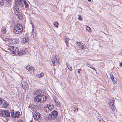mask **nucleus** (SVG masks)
<instances>
[{
    "mask_svg": "<svg viewBox=\"0 0 122 122\" xmlns=\"http://www.w3.org/2000/svg\"><path fill=\"white\" fill-rule=\"evenodd\" d=\"M47 99V97L43 95L42 96H36L34 99V100L36 102H43L45 101Z\"/></svg>",
    "mask_w": 122,
    "mask_h": 122,
    "instance_id": "nucleus-1",
    "label": "nucleus"
},
{
    "mask_svg": "<svg viewBox=\"0 0 122 122\" xmlns=\"http://www.w3.org/2000/svg\"><path fill=\"white\" fill-rule=\"evenodd\" d=\"M57 111L56 110H54L48 116L47 118L49 120H53L57 117Z\"/></svg>",
    "mask_w": 122,
    "mask_h": 122,
    "instance_id": "nucleus-2",
    "label": "nucleus"
},
{
    "mask_svg": "<svg viewBox=\"0 0 122 122\" xmlns=\"http://www.w3.org/2000/svg\"><path fill=\"white\" fill-rule=\"evenodd\" d=\"M54 108V105L50 103L44 106V110L47 113H48L52 110Z\"/></svg>",
    "mask_w": 122,
    "mask_h": 122,
    "instance_id": "nucleus-3",
    "label": "nucleus"
},
{
    "mask_svg": "<svg viewBox=\"0 0 122 122\" xmlns=\"http://www.w3.org/2000/svg\"><path fill=\"white\" fill-rule=\"evenodd\" d=\"M41 114L37 112H35L33 114V116L34 119L37 121H39L41 119Z\"/></svg>",
    "mask_w": 122,
    "mask_h": 122,
    "instance_id": "nucleus-4",
    "label": "nucleus"
},
{
    "mask_svg": "<svg viewBox=\"0 0 122 122\" xmlns=\"http://www.w3.org/2000/svg\"><path fill=\"white\" fill-rule=\"evenodd\" d=\"M14 110H10L11 116L13 117L14 118H17L20 116V114L19 111H16L15 112L14 114Z\"/></svg>",
    "mask_w": 122,
    "mask_h": 122,
    "instance_id": "nucleus-5",
    "label": "nucleus"
},
{
    "mask_svg": "<svg viewBox=\"0 0 122 122\" xmlns=\"http://www.w3.org/2000/svg\"><path fill=\"white\" fill-rule=\"evenodd\" d=\"M10 51L12 52L13 54H15L18 51L19 49L17 47H15L14 46L11 45L8 48Z\"/></svg>",
    "mask_w": 122,
    "mask_h": 122,
    "instance_id": "nucleus-6",
    "label": "nucleus"
},
{
    "mask_svg": "<svg viewBox=\"0 0 122 122\" xmlns=\"http://www.w3.org/2000/svg\"><path fill=\"white\" fill-rule=\"evenodd\" d=\"M21 86L25 90L28 89L29 88L27 82L24 81L21 82Z\"/></svg>",
    "mask_w": 122,
    "mask_h": 122,
    "instance_id": "nucleus-7",
    "label": "nucleus"
},
{
    "mask_svg": "<svg viewBox=\"0 0 122 122\" xmlns=\"http://www.w3.org/2000/svg\"><path fill=\"white\" fill-rule=\"evenodd\" d=\"M2 116L4 117H8L10 116V112L8 110H5L1 112Z\"/></svg>",
    "mask_w": 122,
    "mask_h": 122,
    "instance_id": "nucleus-8",
    "label": "nucleus"
},
{
    "mask_svg": "<svg viewBox=\"0 0 122 122\" xmlns=\"http://www.w3.org/2000/svg\"><path fill=\"white\" fill-rule=\"evenodd\" d=\"M42 91L40 89L36 90L33 92L34 94L36 95H37L38 96H42L41 94L42 93Z\"/></svg>",
    "mask_w": 122,
    "mask_h": 122,
    "instance_id": "nucleus-9",
    "label": "nucleus"
},
{
    "mask_svg": "<svg viewBox=\"0 0 122 122\" xmlns=\"http://www.w3.org/2000/svg\"><path fill=\"white\" fill-rule=\"evenodd\" d=\"M52 62L54 65L57 64L59 63V60L58 57L54 56L52 59Z\"/></svg>",
    "mask_w": 122,
    "mask_h": 122,
    "instance_id": "nucleus-10",
    "label": "nucleus"
},
{
    "mask_svg": "<svg viewBox=\"0 0 122 122\" xmlns=\"http://www.w3.org/2000/svg\"><path fill=\"white\" fill-rule=\"evenodd\" d=\"M26 69L29 71L30 73H32L34 72V68L32 67L31 66L28 65L27 66H26L25 67Z\"/></svg>",
    "mask_w": 122,
    "mask_h": 122,
    "instance_id": "nucleus-11",
    "label": "nucleus"
},
{
    "mask_svg": "<svg viewBox=\"0 0 122 122\" xmlns=\"http://www.w3.org/2000/svg\"><path fill=\"white\" fill-rule=\"evenodd\" d=\"M14 28L18 29V30H21V28H23L21 25L19 24H17L15 25Z\"/></svg>",
    "mask_w": 122,
    "mask_h": 122,
    "instance_id": "nucleus-12",
    "label": "nucleus"
},
{
    "mask_svg": "<svg viewBox=\"0 0 122 122\" xmlns=\"http://www.w3.org/2000/svg\"><path fill=\"white\" fill-rule=\"evenodd\" d=\"M24 0H22L20 2L16 3V5L19 6L21 7H23L24 6Z\"/></svg>",
    "mask_w": 122,
    "mask_h": 122,
    "instance_id": "nucleus-13",
    "label": "nucleus"
},
{
    "mask_svg": "<svg viewBox=\"0 0 122 122\" xmlns=\"http://www.w3.org/2000/svg\"><path fill=\"white\" fill-rule=\"evenodd\" d=\"M23 30V28H21V30H18V29L14 28L13 29V32L15 34H18L21 33L22 31Z\"/></svg>",
    "mask_w": 122,
    "mask_h": 122,
    "instance_id": "nucleus-14",
    "label": "nucleus"
},
{
    "mask_svg": "<svg viewBox=\"0 0 122 122\" xmlns=\"http://www.w3.org/2000/svg\"><path fill=\"white\" fill-rule=\"evenodd\" d=\"M109 107L110 110L112 111H114L115 110V107L114 105V104H109Z\"/></svg>",
    "mask_w": 122,
    "mask_h": 122,
    "instance_id": "nucleus-15",
    "label": "nucleus"
},
{
    "mask_svg": "<svg viewBox=\"0 0 122 122\" xmlns=\"http://www.w3.org/2000/svg\"><path fill=\"white\" fill-rule=\"evenodd\" d=\"M114 98H110L109 99V104H112V105L113 104H114Z\"/></svg>",
    "mask_w": 122,
    "mask_h": 122,
    "instance_id": "nucleus-16",
    "label": "nucleus"
},
{
    "mask_svg": "<svg viewBox=\"0 0 122 122\" xmlns=\"http://www.w3.org/2000/svg\"><path fill=\"white\" fill-rule=\"evenodd\" d=\"M37 106L35 105H32L30 104L28 106V107L30 108L33 111L34 110L35 108Z\"/></svg>",
    "mask_w": 122,
    "mask_h": 122,
    "instance_id": "nucleus-17",
    "label": "nucleus"
},
{
    "mask_svg": "<svg viewBox=\"0 0 122 122\" xmlns=\"http://www.w3.org/2000/svg\"><path fill=\"white\" fill-rule=\"evenodd\" d=\"M25 54V51L23 50L20 51H19L18 53V55L20 56L24 55Z\"/></svg>",
    "mask_w": 122,
    "mask_h": 122,
    "instance_id": "nucleus-18",
    "label": "nucleus"
},
{
    "mask_svg": "<svg viewBox=\"0 0 122 122\" xmlns=\"http://www.w3.org/2000/svg\"><path fill=\"white\" fill-rule=\"evenodd\" d=\"M28 40V38H26L25 37H24L22 39V42L23 43H26Z\"/></svg>",
    "mask_w": 122,
    "mask_h": 122,
    "instance_id": "nucleus-19",
    "label": "nucleus"
},
{
    "mask_svg": "<svg viewBox=\"0 0 122 122\" xmlns=\"http://www.w3.org/2000/svg\"><path fill=\"white\" fill-rule=\"evenodd\" d=\"M14 14L16 15H19L21 13L19 9L18 10H16L14 11Z\"/></svg>",
    "mask_w": 122,
    "mask_h": 122,
    "instance_id": "nucleus-20",
    "label": "nucleus"
},
{
    "mask_svg": "<svg viewBox=\"0 0 122 122\" xmlns=\"http://www.w3.org/2000/svg\"><path fill=\"white\" fill-rule=\"evenodd\" d=\"M6 29L5 27H2L1 29V32L3 34H6Z\"/></svg>",
    "mask_w": 122,
    "mask_h": 122,
    "instance_id": "nucleus-21",
    "label": "nucleus"
},
{
    "mask_svg": "<svg viewBox=\"0 0 122 122\" xmlns=\"http://www.w3.org/2000/svg\"><path fill=\"white\" fill-rule=\"evenodd\" d=\"M3 103L2 107L4 108H6L7 106H8L9 104L7 103V102H4V103Z\"/></svg>",
    "mask_w": 122,
    "mask_h": 122,
    "instance_id": "nucleus-22",
    "label": "nucleus"
},
{
    "mask_svg": "<svg viewBox=\"0 0 122 122\" xmlns=\"http://www.w3.org/2000/svg\"><path fill=\"white\" fill-rule=\"evenodd\" d=\"M81 44V46L80 47V48L83 49H86V46L85 44L82 43Z\"/></svg>",
    "mask_w": 122,
    "mask_h": 122,
    "instance_id": "nucleus-23",
    "label": "nucleus"
},
{
    "mask_svg": "<svg viewBox=\"0 0 122 122\" xmlns=\"http://www.w3.org/2000/svg\"><path fill=\"white\" fill-rule=\"evenodd\" d=\"M5 1V0H0V6L1 7L3 6Z\"/></svg>",
    "mask_w": 122,
    "mask_h": 122,
    "instance_id": "nucleus-24",
    "label": "nucleus"
},
{
    "mask_svg": "<svg viewBox=\"0 0 122 122\" xmlns=\"http://www.w3.org/2000/svg\"><path fill=\"white\" fill-rule=\"evenodd\" d=\"M53 25L55 27L58 28V23L57 21L54 22L53 23Z\"/></svg>",
    "mask_w": 122,
    "mask_h": 122,
    "instance_id": "nucleus-25",
    "label": "nucleus"
},
{
    "mask_svg": "<svg viewBox=\"0 0 122 122\" xmlns=\"http://www.w3.org/2000/svg\"><path fill=\"white\" fill-rule=\"evenodd\" d=\"M54 101L56 105L58 107L60 105V102L58 101H56L55 99H54Z\"/></svg>",
    "mask_w": 122,
    "mask_h": 122,
    "instance_id": "nucleus-26",
    "label": "nucleus"
},
{
    "mask_svg": "<svg viewBox=\"0 0 122 122\" xmlns=\"http://www.w3.org/2000/svg\"><path fill=\"white\" fill-rule=\"evenodd\" d=\"M72 107L73 108H74L75 109V110L74 111V112H77L78 110V109H77V107L75 105H73Z\"/></svg>",
    "mask_w": 122,
    "mask_h": 122,
    "instance_id": "nucleus-27",
    "label": "nucleus"
},
{
    "mask_svg": "<svg viewBox=\"0 0 122 122\" xmlns=\"http://www.w3.org/2000/svg\"><path fill=\"white\" fill-rule=\"evenodd\" d=\"M14 11L19 9V8L17 5L14 6L13 7Z\"/></svg>",
    "mask_w": 122,
    "mask_h": 122,
    "instance_id": "nucleus-28",
    "label": "nucleus"
},
{
    "mask_svg": "<svg viewBox=\"0 0 122 122\" xmlns=\"http://www.w3.org/2000/svg\"><path fill=\"white\" fill-rule=\"evenodd\" d=\"M44 74L43 73H41L40 74H38L37 75V76L39 78H40L43 76Z\"/></svg>",
    "mask_w": 122,
    "mask_h": 122,
    "instance_id": "nucleus-29",
    "label": "nucleus"
},
{
    "mask_svg": "<svg viewBox=\"0 0 122 122\" xmlns=\"http://www.w3.org/2000/svg\"><path fill=\"white\" fill-rule=\"evenodd\" d=\"M25 5V8H27L28 6V5L27 3L26 2V1L25 0H24V5Z\"/></svg>",
    "mask_w": 122,
    "mask_h": 122,
    "instance_id": "nucleus-30",
    "label": "nucleus"
},
{
    "mask_svg": "<svg viewBox=\"0 0 122 122\" xmlns=\"http://www.w3.org/2000/svg\"><path fill=\"white\" fill-rule=\"evenodd\" d=\"M76 43H77L76 44L78 45V47H80L81 46L82 43L80 42H76Z\"/></svg>",
    "mask_w": 122,
    "mask_h": 122,
    "instance_id": "nucleus-31",
    "label": "nucleus"
},
{
    "mask_svg": "<svg viewBox=\"0 0 122 122\" xmlns=\"http://www.w3.org/2000/svg\"><path fill=\"white\" fill-rule=\"evenodd\" d=\"M66 65L68 67V69L72 71V68L71 66H68L66 64Z\"/></svg>",
    "mask_w": 122,
    "mask_h": 122,
    "instance_id": "nucleus-32",
    "label": "nucleus"
},
{
    "mask_svg": "<svg viewBox=\"0 0 122 122\" xmlns=\"http://www.w3.org/2000/svg\"><path fill=\"white\" fill-rule=\"evenodd\" d=\"M88 66L89 67L93 69L94 70H95V69L91 65L88 64Z\"/></svg>",
    "mask_w": 122,
    "mask_h": 122,
    "instance_id": "nucleus-33",
    "label": "nucleus"
},
{
    "mask_svg": "<svg viewBox=\"0 0 122 122\" xmlns=\"http://www.w3.org/2000/svg\"><path fill=\"white\" fill-rule=\"evenodd\" d=\"M16 15L18 16V18L20 19H21L22 18V16L21 15V13L19 15Z\"/></svg>",
    "mask_w": 122,
    "mask_h": 122,
    "instance_id": "nucleus-34",
    "label": "nucleus"
},
{
    "mask_svg": "<svg viewBox=\"0 0 122 122\" xmlns=\"http://www.w3.org/2000/svg\"><path fill=\"white\" fill-rule=\"evenodd\" d=\"M86 30H87L88 31H90L91 30V28H90L88 26H87L86 27Z\"/></svg>",
    "mask_w": 122,
    "mask_h": 122,
    "instance_id": "nucleus-35",
    "label": "nucleus"
},
{
    "mask_svg": "<svg viewBox=\"0 0 122 122\" xmlns=\"http://www.w3.org/2000/svg\"><path fill=\"white\" fill-rule=\"evenodd\" d=\"M68 40L69 39L68 38H66L65 39V41L66 43V44L67 45L68 44Z\"/></svg>",
    "mask_w": 122,
    "mask_h": 122,
    "instance_id": "nucleus-36",
    "label": "nucleus"
},
{
    "mask_svg": "<svg viewBox=\"0 0 122 122\" xmlns=\"http://www.w3.org/2000/svg\"><path fill=\"white\" fill-rule=\"evenodd\" d=\"M110 77L111 79H114V76L112 74H110Z\"/></svg>",
    "mask_w": 122,
    "mask_h": 122,
    "instance_id": "nucleus-37",
    "label": "nucleus"
},
{
    "mask_svg": "<svg viewBox=\"0 0 122 122\" xmlns=\"http://www.w3.org/2000/svg\"><path fill=\"white\" fill-rule=\"evenodd\" d=\"M78 19L80 21H81L82 20V19L81 18V17L80 15L79 16Z\"/></svg>",
    "mask_w": 122,
    "mask_h": 122,
    "instance_id": "nucleus-38",
    "label": "nucleus"
},
{
    "mask_svg": "<svg viewBox=\"0 0 122 122\" xmlns=\"http://www.w3.org/2000/svg\"><path fill=\"white\" fill-rule=\"evenodd\" d=\"M6 1L8 3L10 4L11 3V0H6Z\"/></svg>",
    "mask_w": 122,
    "mask_h": 122,
    "instance_id": "nucleus-39",
    "label": "nucleus"
},
{
    "mask_svg": "<svg viewBox=\"0 0 122 122\" xmlns=\"http://www.w3.org/2000/svg\"><path fill=\"white\" fill-rule=\"evenodd\" d=\"M99 120L100 122H105L103 119H99Z\"/></svg>",
    "mask_w": 122,
    "mask_h": 122,
    "instance_id": "nucleus-40",
    "label": "nucleus"
},
{
    "mask_svg": "<svg viewBox=\"0 0 122 122\" xmlns=\"http://www.w3.org/2000/svg\"><path fill=\"white\" fill-rule=\"evenodd\" d=\"M22 0H16V1H15V3H18L19 2H20Z\"/></svg>",
    "mask_w": 122,
    "mask_h": 122,
    "instance_id": "nucleus-41",
    "label": "nucleus"
},
{
    "mask_svg": "<svg viewBox=\"0 0 122 122\" xmlns=\"http://www.w3.org/2000/svg\"><path fill=\"white\" fill-rule=\"evenodd\" d=\"M112 81L113 82V83L114 84H115L116 83V81H115V80H114V79H111Z\"/></svg>",
    "mask_w": 122,
    "mask_h": 122,
    "instance_id": "nucleus-42",
    "label": "nucleus"
},
{
    "mask_svg": "<svg viewBox=\"0 0 122 122\" xmlns=\"http://www.w3.org/2000/svg\"><path fill=\"white\" fill-rule=\"evenodd\" d=\"M2 99L0 98V105H1L2 103Z\"/></svg>",
    "mask_w": 122,
    "mask_h": 122,
    "instance_id": "nucleus-43",
    "label": "nucleus"
},
{
    "mask_svg": "<svg viewBox=\"0 0 122 122\" xmlns=\"http://www.w3.org/2000/svg\"><path fill=\"white\" fill-rule=\"evenodd\" d=\"M17 122H24L23 120H19Z\"/></svg>",
    "mask_w": 122,
    "mask_h": 122,
    "instance_id": "nucleus-44",
    "label": "nucleus"
},
{
    "mask_svg": "<svg viewBox=\"0 0 122 122\" xmlns=\"http://www.w3.org/2000/svg\"><path fill=\"white\" fill-rule=\"evenodd\" d=\"M31 24L32 25V28L33 29V30H32V31H33V30L34 25L32 23H31Z\"/></svg>",
    "mask_w": 122,
    "mask_h": 122,
    "instance_id": "nucleus-45",
    "label": "nucleus"
},
{
    "mask_svg": "<svg viewBox=\"0 0 122 122\" xmlns=\"http://www.w3.org/2000/svg\"><path fill=\"white\" fill-rule=\"evenodd\" d=\"M120 65L122 67V62L120 63Z\"/></svg>",
    "mask_w": 122,
    "mask_h": 122,
    "instance_id": "nucleus-46",
    "label": "nucleus"
},
{
    "mask_svg": "<svg viewBox=\"0 0 122 122\" xmlns=\"http://www.w3.org/2000/svg\"><path fill=\"white\" fill-rule=\"evenodd\" d=\"M81 69H79V71H78V73H80V70Z\"/></svg>",
    "mask_w": 122,
    "mask_h": 122,
    "instance_id": "nucleus-47",
    "label": "nucleus"
},
{
    "mask_svg": "<svg viewBox=\"0 0 122 122\" xmlns=\"http://www.w3.org/2000/svg\"><path fill=\"white\" fill-rule=\"evenodd\" d=\"M89 2H90L91 1V0H87Z\"/></svg>",
    "mask_w": 122,
    "mask_h": 122,
    "instance_id": "nucleus-48",
    "label": "nucleus"
}]
</instances>
